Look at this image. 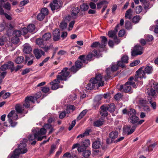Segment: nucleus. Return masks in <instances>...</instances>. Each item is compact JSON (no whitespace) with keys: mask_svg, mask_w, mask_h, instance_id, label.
<instances>
[{"mask_svg":"<svg viewBox=\"0 0 158 158\" xmlns=\"http://www.w3.org/2000/svg\"><path fill=\"white\" fill-rule=\"evenodd\" d=\"M143 68L144 67H141L138 70L136 71V74L135 76V79H134L135 81H137L139 78H145L146 77L145 73L149 74L152 73L153 70L152 66H146L144 69V71L142 70Z\"/></svg>","mask_w":158,"mask_h":158,"instance_id":"1","label":"nucleus"},{"mask_svg":"<svg viewBox=\"0 0 158 158\" xmlns=\"http://www.w3.org/2000/svg\"><path fill=\"white\" fill-rule=\"evenodd\" d=\"M135 79V77H130L128 79V81L124 85H120L119 88H118L119 90L125 93H127L131 90V85H132L134 87H135L136 85L133 81Z\"/></svg>","mask_w":158,"mask_h":158,"instance_id":"2","label":"nucleus"},{"mask_svg":"<svg viewBox=\"0 0 158 158\" xmlns=\"http://www.w3.org/2000/svg\"><path fill=\"white\" fill-rule=\"evenodd\" d=\"M8 121L10 124V126L12 127H14L17 124V123L13 122V120H16L18 116L15 110H11L7 115Z\"/></svg>","mask_w":158,"mask_h":158,"instance_id":"3","label":"nucleus"},{"mask_svg":"<svg viewBox=\"0 0 158 158\" xmlns=\"http://www.w3.org/2000/svg\"><path fill=\"white\" fill-rule=\"evenodd\" d=\"M68 68L65 67L61 71L59 74L57 75L56 79H55L54 81L56 80L66 81L67 78L71 76L69 75L70 73L68 71Z\"/></svg>","mask_w":158,"mask_h":158,"instance_id":"4","label":"nucleus"},{"mask_svg":"<svg viewBox=\"0 0 158 158\" xmlns=\"http://www.w3.org/2000/svg\"><path fill=\"white\" fill-rule=\"evenodd\" d=\"M119 27V25L117 24L114 30L110 31H109L108 32L109 36L110 38H113L114 42L117 43V44H118L120 42V41L117 39V37L116 35V34L118 31V28Z\"/></svg>","mask_w":158,"mask_h":158,"instance_id":"5","label":"nucleus"},{"mask_svg":"<svg viewBox=\"0 0 158 158\" xmlns=\"http://www.w3.org/2000/svg\"><path fill=\"white\" fill-rule=\"evenodd\" d=\"M93 81L95 84H98L99 87L103 86L104 84V81L102 80V77L101 74H96L95 78H91L90 81Z\"/></svg>","mask_w":158,"mask_h":158,"instance_id":"6","label":"nucleus"},{"mask_svg":"<svg viewBox=\"0 0 158 158\" xmlns=\"http://www.w3.org/2000/svg\"><path fill=\"white\" fill-rule=\"evenodd\" d=\"M30 102L33 103L35 102L34 97L32 96H29L26 97L24 100V103L23 105V106L26 108L29 107L30 106Z\"/></svg>","mask_w":158,"mask_h":158,"instance_id":"7","label":"nucleus"},{"mask_svg":"<svg viewBox=\"0 0 158 158\" xmlns=\"http://www.w3.org/2000/svg\"><path fill=\"white\" fill-rule=\"evenodd\" d=\"M142 50L143 47L142 46L136 45L135 46L134 50L131 52V56H135L138 55H140L143 53Z\"/></svg>","mask_w":158,"mask_h":158,"instance_id":"8","label":"nucleus"},{"mask_svg":"<svg viewBox=\"0 0 158 158\" xmlns=\"http://www.w3.org/2000/svg\"><path fill=\"white\" fill-rule=\"evenodd\" d=\"M62 3L61 1H58L57 0H54L50 4V7L52 11L58 9L62 6Z\"/></svg>","mask_w":158,"mask_h":158,"instance_id":"9","label":"nucleus"},{"mask_svg":"<svg viewBox=\"0 0 158 158\" xmlns=\"http://www.w3.org/2000/svg\"><path fill=\"white\" fill-rule=\"evenodd\" d=\"M21 35V32L20 30H15L14 31L13 34V37L11 39V41L14 44L18 43L19 38Z\"/></svg>","mask_w":158,"mask_h":158,"instance_id":"10","label":"nucleus"},{"mask_svg":"<svg viewBox=\"0 0 158 158\" xmlns=\"http://www.w3.org/2000/svg\"><path fill=\"white\" fill-rule=\"evenodd\" d=\"M32 131L33 133L30 134L28 137L30 141H32L35 139H37L38 141L42 140V138H41L38 135V131H37L36 129H34L32 130Z\"/></svg>","mask_w":158,"mask_h":158,"instance_id":"11","label":"nucleus"},{"mask_svg":"<svg viewBox=\"0 0 158 158\" xmlns=\"http://www.w3.org/2000/svg\"><path fill=\"white\" fill-rule=\"evenodd\" d=\"M128 62V57L126 55L123 56L121 58V60L118 61V65L121 67L122 68H124L125 66L124 64H127Z\"/></svg>","mask_w":158,"mask_h":158,"instance_id":"12","label":"nucleus"},{"mask_svg":"<svg viewBox=\"0 0 158 158\" xmlns=\"http://www.w3.org/2000/svg\"><path fill=\"white\" fill-rule=\"evenodd\" d=\"M135 127L133 126L131 128L130 126L124 127L123 128V132L124 134L129 135L132 134L135 130Z\"/></svg>","mask_w":158,"mask_h":158,"instance_id":"13","label":"nucleus"},{"mask_svg":"<svg viewBox=\"0 0 158 158\" xmlns=\"http://www.w3.org/2000/svg\"><path fill=\"white\" fill-rule=\"evenodd\" d=\"M33 53L35 57L37 59H40L42 55H45L44 52L41 50L38 49H34L33 50Z\"/></svg>","mask_w":158,"mask_h":158,"instance_id":"14","label":"nucleus"},{"mask_svg":"<svg viewBox=\"0 0 158 158\" xmlns=\"http://www.w3.org/2000/svg\"><path fill=\"white\" fill-rule=\"evenodd\" d=\"M26 146L27 145L25 143H21L19 145L18 148L16 149L20 150L21 153H25L27 151V150L26 148Z\"/></svg>","mask_w":158,"mask_h":158,"instance_id":"15","label":"nucleus"},{"mask_svg":"<svg viewBox=\"0 0 158 158\" xmlns=\"http://www.w3.org/2000/svg\"><path fill=\"white\" fill-rule=\"evenodd\" d=\"M80 11V9L78 7H74L72 8L71 11V15L73 19H76L77 16L78 14Z\"/></svg>","mask_w":158,"mask_h":158,"instance_id":"16","label":"nucleus"},{"mask_svg":"<svg viewBox=\"0 0 158 158\" xmlns=\"http://www.w3.org/2000/svg\"><path fill=\"white\" fill-rule=\"evenodd\" d=\"M53 40L55 41H58L60 38V32L58 29H56L53 31Z\"/></svg>","mask_w":158,"mask_h":158,"instance_id":"17","label":"nucleus"},{"mask_svg":"<svg viewBox=\"0 0 158 158\" xmlns=\"http://www.w3.org/2000/svg\"><path fill=\"white\" fill-rule=\"evenodd\" d=\"M23 52L26 54H29L32 51V49L29 44H25L23 46Z\"/></svg>","mask_w":158,"mask_h":158,"instance_id":"18","label":"nucleus"},{"mask_svg":"<svg viewBox=\"0 0 158 158\" xmlns=\"http://www.w3.org/2000/svg\"><path fill=\"white\" fill-rule=\"evenodd\" d=\"M54 81L55 80L50 83V84L52 85L51 89L53 90H56L59 87L58 83L60 82V81L56 80L55 81Z\"/></svg>","mask_w":158,"mask_h":158,"instance_id":"19","label":"nucleus"},{"mask_svg":"<svg viewBox=\"0 0 158 158\" xmlns=\"http://www.w3.org/2000/svg\"><path fill=\"white\" fill-rule=\"evenodd\" d=\"M139 120V118L136 115L130 116L128 119V121L132 124L137 123Z\"/></svg>","mask_w":158,"mask_h":158,"instance_id":"20","label":"nucleus"},{"mask_svg":"<svg viewBox=\"0 0 158 158\" xmlns=\"http://www.w3.org/2000/svg\"><path fill=\"white\" fill-rule=\"evenodd\" d=\"M100 109L101 110L100 111V114L103 116H107L108 114L107 109L106 107L104 106H102L101 107Z\"/></svg>","mask_w":158,"mask_h":158,"instance_id":"21","label":"nucleus"},{"mask_svg":"<svg viewBox=\"0 0 158 158\" xmlns=\"http://www.w3.org/2000/svg\"><path fill=\"white\" fill-rule=\"evenodd\" d=\"M104 123V120L103 119L101 118L94 122V125L95 127H99L102 125Z\"/></svg>","mask_w":158,"mask_h":158,"instance_id":"22","label":"nucleus"},{"mask_svg":"<svg viewBox=\"0 0 158 158\" xmlns=\"http://www.w3.org/2000/svg\"><path fill=\"white\" fill-rule=\"evenodd\" d=\"M102 40L101 44H100V48H102L105 47L107 44V40L106 38L104 36H101V37Z\"/></svg>","mask_w":158,"mask_h":158,"instance_id":"23","label":"nucleus"},{"mask_svg":"<svg viewBox=\"0 0 158 158\" xmlns=\"http://www.w3.org/2000/svg\"><path fill=\"white\" fill-rule=\"evenodd\" d=\"M47 132L46 129L44 128H41L40 131H38V135L39 136L42 138V139L44 138H46V136H42V135L45 134Z\"/></svg>","mask_w":158,"mask_h":158,"instance_id":"24","label":"nucleus"},{"mask_svg":"<svg viewBox=\"0 0 158 158\" xmlns=\"http://www.w3.org/2000/svg\"><path fill=\"white\" fill-rule=\"evenodd\" d=\"M118 135V132L117 131H113L109 133V137L113 140L117 138Z\"/></svg>","mask_w":158,"mask_h":158,"instance_id":"25","label":"nucleus"},{"mask_svg":"<svg viewBox=\"0 0 158 158\" xmlns=\"http://www.w3.org/2000/svg\"><path fill=\"white\" fill-rule=\"evenodd\" d=\"M24 107L20 104H17L15 106V109L16 111V112L18 113H21L23 112L24 110L23 108Z\"/></svg>","mask_w":158,"mask_h":158,"instance_id":"26","label":"nucleus"},{"mask_svg":"<svg viewBox=\"0 0 158 158\" xmlns=\"http://www.w3.org/2000/svg\"><path fill=\"white\" fill-rule=\"evenodd\" d=\"M20 151L18 149H15L13 152V153L10 156V158H19V155L21 154Z\"/></svg>","mask_w":158,"mask_h":158,"instance_id":"27","label":"nucleus"},{"mask_svg":"<svg viewBox=\"0 0 158 158\" xmlns=\"http://www.w3.org/2000/svg\"><path fill=\"white\" fill-rule=\"evenodd\" d=\"M44 41L42 38H38L36 40V43L39 46L40 48H43V45L45 44Z\"/></svg>","mask_w":158,"mask_h":158,"instance_id":"28","label":"nucleus"},{"mask_svg":"<svg viewBox=\"0 0 158 158\" xmlns=\"http://www.w3.org/2000/svg\"><path fill=\"white\" fill-rule=\"evenodd\" d=\"M7 69H10L11 72L14 71V64L12 61H8L5 64Z\"/></svg>","mask_w":158,"mask_h":158,"instance_id":"29","label":"nucleus"},{"mask_svg":"<svg viewBox=\"0 0 158 158\" xmlns=\"http://www.w3.org/2000/svg\"><path fill=\"white\" fill-rule=\"evenodd\" d=\"M101 142L99 140H96L92 144V148L94 149H98L100 148Z\"/></svg>","mask_w":158,"mask_h":158,"instance_id":"30","label":"nucleus"},{"mask_svg":"<svg viewBox=\"0 0 158 158\" xmlns=\"http://www.w3.org/2000/svg\"><path fill=\"white\" fill-rule=\"evenodd\" d=\"M51 37L52 35L51 33L50 32H47L45 33L42 36V39H43L44 40H49L51 38Z\"/></svg>","mask_w":158,"mask_h":158,"instance_id":"31","label":"nucleus"},{"mask_svg":"<svg viewBox=\"0 0 158 158\" xmlns=\"http://www.w3.org/2000/svg\"><path fill=\"white\" fill-rule=\"evenodd\" d=\"M78 59L81 60L80 61L85 64H86L88 63L87 60L86 56L85 55H81L79 56Z\"/></svg>","mask_w":158,"mask_h":158,"instance_id":"32","label":"nucleus"},{"mask_svg":"<svg viewBox=\"0 0 158 158\" xmlns=\"http://www.w3.org/2000/svg\"><path fill=\"white\" fill-rule=\"evenodd\" d=\"M132 9L131 8L128 9L126 11L125 14V17L126 18L131 19L132 18L131 12Z\"/></svg>","mask_w":158,"mask_h":158,"instance_id":"33","label":"nucleus"},{"mask_svg":"<svg viewBox=\"0 0 158 158\" xmlns=\"http://www.w3.org/2000/svg\"><path fill=\"white\" fill-rule=\"evenodd\" d=\"M90 82L87 84V86L86 87V89L88 90H91L93 89L95 87V84L94 82L92 81H89Z\"/></svg>","mask_w":158,"mask_h":158,"instance_id":"34","label":"nucleus"},{"mask_svg":"<svg viewBox=\"0 0 158 158\" xmlns=\"http://www.w3.org/2000/svg\"><path fill=\"white\" fill-rule=\"evenodd\" d=\"M127 114L129 116V117L130 116L136 115V110L134 109H130L128 110Z\"/></svg>","mask_w":158,"mask_h":158,"instance_id":"35","label":"nucleus"},{"mask_svg":"<svg viewBox=\"0 0 158 158\" xmlns=\"http://www.w3.org/2000/svg\"><path fill=\"white\" fill-rule=\"evenodd\" d=\"M107 110L110 112H113L115 110V106L114 103L109 105L108 107H106Z\"/></svg>","mask_w":158,"mask_h":158,"instance_id":"36","label":"nucleus"},{"mask_svg":"<svg viewBox=\"0 0 158 158\" xmlns=\"http://www.w3.org/2000/svg\"><path fill=\"white\" fill-rule=\"evenodd\" d=\"M24 60V58L23 56H20L17 57L15 59V63L18 64L22 63Z\"/></svg>","mask_w":158,"mask_h":158,"instance_id":"37","label":"nucleus"},{"mask_svg":"<svg viewBox=\"0 0 158 158\" xmlns=\"http://www.w3.org/2000/svg\"><path fill=\"white\" fill-rule=\"evenodd\" d=\"M89 8V6L87 3H83L80 6L81 10L82 11H86Z\"/></svg>","mask_w":158,"mask_h":158,"instance_id":"38","label":"nucleus"},{"mask_svg":"<svg viewBox=\"0 0 158 158\" xmlns=\"http://www.w3.org/2000/svg\"><path fill=\"white\" fill-rule=\"evenodd\" d=\"M87 111V110H85L82 111L77 117V120L78 121L81 119L86 114Z\"/></svg>","mask_w":158,"mask_h":158,"instance_id":"39","label":"nucleus"},{"mask_svg":"<svg viewBox=\"0 0 158 158\" xmlns=\"http://www.w3.org/2000/svg\"><path fill=\"white\" fill-rule=\"evenodd\" d=\"M27 28L29 32H32L35 29V26L34 24H31L28 26Z\"/></svg>","mask_w":158,"mask_h":158,"instance_id":"40","label":"nucleus"},{"mask_svg":"<svg viewBox=\"0 0 158 158\" xmlns=\"http://www.w3.org/2000/svg\"><path fill=\"white\" fill-rule=\"evenodd\" d=\"M106 76L105 78V80H107L110 79L111 77L110 76L111 72L110 71V68H107L106 70Z\"/></svg>","mask_w":158,"mask_h":158,"instance_id":"41","label":"nucleus"},{"mask_svg":"<svg viewBox=\"0 0 158 158\" xmlns=\"http://www.w3.org/2000/svg\"><path fill=\"white\" fill-rule=\"evenodd\" d=\"M147 93L149 96H153L155 95V91L153 89L150 88L148 89Z\"/></svg>","mask_w":158,"mask_h":158,"instance_id":"42","label":"nucleus"},{"mask_svg":"<svg viewBox=\"0 0 158 158\" xmlns=\"http://www.w3.org/2000/svg\"><path fill=\"white\" fill-rule=\"evenodd\" d=\"M91 155V151L89 150H85L83 152L82 156L85 157H87Z\"/></svg>","mask_w":158,"mask_h":158,"instance_id":"43","label":"nucleus"},{"mask_svg":"<svg viewBox=\"0 0 158 158\" xmlns=\"http://www.w3.org/2000/svg\"><path fill=\"white\" fill-rule=\"evenodd\" d=\"M75 66L79 69L81 68L83 66V64L80 60H77L75 63Z\"/></svg>","mask_w":158,"mask_h":158,"instance_id":"44","label":"nucleus"},{"mask_svg":"<svg viewBox=\"0 0 158 158\" xmlns=\"http://www.w3.org/2000/svg\"><path fill=\"white\" fill-rule=\"evenodd\" d=\"M40 12L42 13V14L46 16L48 15V9L46 8H42L40 11Z\"/></svg>","mask_w":158,"mask_h":158,"instance_id":"45","label":"nucleus"},{"mask_svg":"<svg viewBox=\"0 0 158 158\" xmlns=\"http://www.w3.org/2000/svg\"><path fill=\"white\" fill-rule=\"evenodd\" d=\"M139 102L140 105L143 106L148 103V101L146 99L143 98H140Z\"/></svg>","mask_w":158,"mask_h":158,"instance_id":"46","label":"nucleus"},{"mask_svg":"<svg viewBox=\"0 0 158 158\" xmlns=\"http://www.w3.org/2000/svg\"><path fill=\"white\" fill-rule=\"evenodd\" d=\"M3 8L8 10H10L11 5L8 2H6L5 3L3 6Z\"/></svg>","mask_w":158,"mask_h":158,"instance_id":"47","label":"nucleus"},{"mask_svg":"<svg viewBox=\"0 0 158 158\" xmlns=\"http://www.w3.org/2000/svg\"><path fill=\"white\" fill-rule=\"evenodd\" d=\"M53 46L52 45H50L49 46H46L45 44L43 45V48H42L44 51L47 52L51 48H53Z\"/></svg>","mask_w":158,"mask_h":158,"instance_id":"48","label":"nucleus"},{"mask_svg":"<svg viewBox=\"0 0 158 158\" xmlns=\"http://www.w3.org/2000/svg\"><path fill=\"white\" fill-rule=\"evenodd\" d=\"M90 144V141L89 139H86L82 142V144L85 147H88Z\"/></svg>","mask_w":158,"mask_h":158,"instance_id":"49","label":"nucleus"},{"mask_svg":"<svg viewBox=\"0 0 158 158\" xmlns=\"http://www.w3.org/2000/svg\"><path fill=\"white\" fill-rule=\"evenodd\" d=\"M44 15L42 14L40 12L38 14L37 16V19L39 21L42 20L45 18Z\"/></svg>","mask_w":158,"mask_h":158,"instance_id":"50","label":"nucleus"},{"mask_svg":"<svg viewBox=\"0 0 158 158\" xmlns=\"http://www.w3.org/2000/svg\"><path fill=\"white\" fill-rule=\"evenodd\" d=\"M67 26V24L64 21L60 23V27L62 30H64L66 28Z\"/></svg>","mask_w":158,"mask_h":158,"instance_id":"51","label":"nucleus"},{"mask_svg":"<svg viewBox=\"0 0 158 158\" xmlns=\"http://www.w3.org/2000/svg\"><path fill=\"white\" fill-rule=\"evenodd\" d=\"M32 59H34V57L33 55H29L26 56H25V63Z\"/></svg>","mask_w":158,"mask_h":158,"instance_id":"52","label":"nucleus"},{"mask_svg":"<svg viewBox=\"0 0 158 158\" xmlns=\"http://www.w3.org/2000/svg\"><path fill=\"white\" fill-rule=\"evenodd\" d=\"M56 149V145L55 144H52L51 146L50 150L49 152L50 155L53 154L55 152V150Z\"/></svg>","mask_w":158,"mask_h":158,"instance_id":"53","label":"nucleus"},{"mask_svg":"<svg viewBox=\"0 0 158 158\" xmlns=\"http://www.w3.org/2000/svg\"><path fill=\"white\" fill-rule=\"evenodd\" d=\"M140 19L139 16H134L132 19V21L133 23H138Z\"/></svg>","mask_w":158,"mask_h":158,"instance_id":"54","label":"nucleus"},{"mask_svg":"<svg viewBox=\"0 0 158 158\" xmlns=\"http://www.w3.org/2000/svg\"><path fill=\"white\" fill-rule=\"evenodd\" d=\"M125 27L127 29H130L132 28L131 23L129 21H127L125 23Z\"/></svg>","mask_w":158,"mask_h":158,"instance_id":"55","label":"nucleus"},{"mask_svg":"<svg viewBox=\"0 0 158 158\" xmlns=\"http://www.w3.org/2000/svg\"><path fill=\"white\" fill-rule=\"evenodd\" d=\"M100 104V103L99 101H97L96 100H95L94 101L93 108L94 109H96L99 106Z\"/></svg>","mask_w":158,"mask_h":158,"instance_id":"56","label":"nucleus"},{"mask_svg":"<svg viewBox=\"0 0 158 158\" xmlns=\"http://www.w3.org/2000/svg\"><path fill=\"white\" fill-rule=\"evenodd\" d=\"M7 69L6 65H5V64H3L0 67V71H1V73H3V72H4L6 73V74L7 73V72L6 71V70Z\"/></svg>","mask_w":158,"mask_h":158,"instance_id":"57","label":"nucleus"},{"mask_svg":"<svg viewBox=\"0 0 158 158\" xmlns=\"http://www.w3.org/2000/svg\"><path fill=\"white\" fill-rule=\"evenodd\" d=\"M100 43L99 42H95L93 43L90 46L91 48H96L99 47L100 48Z\"/></svg>","mask_w":158,"mask_h":158,"instance_id":"58","label":"nucleus"},{"mask_svg":"<svg viewBox=\"0 0 158 158\" xmlns=\"http://www.w3.org/2000/svg\"><path fill=\"white\" fill-rule=\"evenodd\" d=\"M75 21L74 20L72 21L69 24L68 30L69 31H71L72 30L73 27L75 23Z\"/></svg>","mask_w":158,"mask_h":158,"instance_id":"59","label":"nucleus"},{"mask_svg":"<svg viewBox=\"0 0 158 158\" xmlns=\"http://www.w3.org/2000/svg\"><path fill=\"white\" fill-rule=\"evenodd\" d=\"M140 61L139 60H136L130 63V66L131 67H133L139 64Z\"/></svg>","mask_w":158,"mask_h":158,"instance_id":"60","label":"nucleus"},{"mask_svg":"<svg viewBox=\"0 0 158 158\" xmlns=\"http://www.w3.org/2000/svg\"><path fill=\"white\" fill-rule=\"evenodd\" d=\"M94 56L92 53H90L86 56L88 61H90L93 60V57Z\"/></svg>","mask_w":158,"mask_h":158,"instance_id":"61","label":"nucleus"},{"mask_svg":"<svg viewBox=\"0 0 158 158\" xmlns=\"http://www.w3.org/2000/svg\"><path fill=\"white\" fill-rule=\"evenodd\" d=\"M142 10V7L141 6H139L136 7L135 12L137 14L140 13Z\"/></svg>","mask_w":158,"mask_h":158,"instance_id":"62","label":"nucleus"},{"mask_svg":"<svg viewBox=\"0 0 158 158\" xmlns=\"http://www.w3.org/2000/svg\"><path fill=\"white\" fill-rule=\"evenodd\" d=\"M119 66L118 64H117L112 65L111 66V70L112 72L116 71L118 69V67Z\"/></svg>","mask_w":158,"mask_h":158,"instance_id":"63","label":"nucleus"},{"mask_svg":"<svg viewBox=\"0 0 158 158\" xmlns=\"http://www.w3.org/2000/svg\"><path fill=\"white\" fill-rule=\"evenodd\" d=\"M69 98L70 100H74L77 98V96L75 94H72L69 96Z\"/></svg>","mask_w":158,"mask_h":158,"instance_id":"64","label":"nucleus"}]
</instances>
